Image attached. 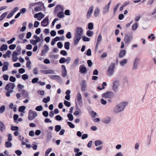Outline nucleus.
Wrapping results in <instances>:
<instances>
[{
    "instance_id": "c9c22d12",
    "label": "nucleus",
    "mask_w": 156,
    "mask_h": 156,
    "mask_svg": "<svg viewBox=\"0 0 156 156\" xmlns=\"http://www.w3.org/2000/svg\"><path fill=\"white\" fill-rule=\"evenodd\" d=\"M67 116L69 120L72 121L73 119V117L72 114L69 113L67 115Z\"/></svg>"
},
{
    "instance_id": "4d7b16f0",
    "label": "nucleus",
    "mask_w": 156,
    "mask_h": 156,
    "mask_svg": "<svg viewBox=\"0 0 156 156\" xmlns=\"http://www.w3.org/2000/svg\"><path fill=\"white\" fill-rule=\"evenodd\" d=\"M137 27L138 23H136L132 26V29L133 30H135L137 28Z\"/></svg>"
},
{
    "instance_id": "aec40b11",
    "label": "nucleus",
    "mask_w": 156,
    "mask_h": 156,
    "mask_svg": "<svg viewBox=\"0 0 156 156\" xmlns=\"http://www.w3.org/2000/svg\"><path fill=\"white\" fill-rule=\"evenodd\" d=\"M126 51L124 50H121L119 52V57L122 58L124 57L126 54Z\"/></svg>"
},
{
    "instance_id": "393cba45",
    "label": "nucleus",
    "mask_w": 156,
    "mask_h": 156,
    "mask_svg": "<svg viewBox=\"0 0 156 156\" xmlns=\"http://www.w3.org/2000/svg\"><path fill=\"white\" fill-rule=\"evenodd\" d=\"M47 140H50L52 137V136L51 132L48 130H47Z\"/></svg>"
},
{
    "instance_id": "ea45409f",
    "label": "nucleus",
    "mask_w": 156,
    "mask_h": 156,
    "mask_svg": "<svg viewBox=\"0 0 156 156\" xmlns=\"http://www.w3.org/2000/svg\"><path fill=\"white\" fill-rule=\"evenodd\" d=\"M82 40L83 41L86 42V41H90V38L85 36H83L82 37Z\"/></svg>"
},
{
    "instance_id": "6ab92c4d",
    "label": "nucleus",
    "mask_w": 156,
    "mask_h": 156,
    "mask_svg": "<svg viewBox=\"0 0 156 156\" xmlns=\"http://www.w3.org/2000/svg\"><path fill=\"white\" fill-rule=\"evenodd\" d=\"M9 65V63L7 62H5L3 63V66L2 68L3 71H6L8 69Z\"/></svg>"
},
{
    "instance_id": "412c9836",
    "label": "nucleus",
    "mask_w": 156,
    "mask_h": 156,
    "mask_svg": "<svg viewBox=\"0 0 156 156\" xmlns=\"http://www.w3.org/2000/svg\"><path fill=\"white\" fill-rule=\"evenodd\" d=\"M44 47L45 48L44 50H42L41 51V54L43 55L44 54L47 53L48 51L49 48L48 47L47 45H45Z\"/></svg>"
},
{
    "instance_id": "9d476101",
    "label": "nucleus",
    "mask_w": 156,
    "mask_h": 156,
    "mask_svg": "<svg viewBox=\"0 0 156 156\" xmlns=\"http://www.w3.org/2000/svg\"><path fill=\"white\" fill-rule=\"evenodd\" d=\"M94 8V6L93 5H91L89 7L87 14L86 17L87 19H89L91 17Z\"/></svg>"
},
{
    "instance_id": "f8f14e48",
    "label": "nucleus",
    "mask_w": 156,
    "mask_h": 156,
    "mask_svg": "<svg viewBox=\"0 0 156 156\" xmlns=\"http://www.w3.org/2000/svg\"><path fill=\"white\" fill-rule=\"evenodd\" d=\"M83 33V30L80 27H77L76 30V33L74 34L82 36Z\"/></svg>"
},
{
    "instance_id": "c03bdc74",
    "label": "nucleus",
    "mask_w": 156,
    "mask_h": 156,
    "mask_svg": "<svg viewBox=\"0 0 156 156\" xmlns=\"http://www.w3.org/2000/svg\"><path fill=\"white\" fill-rule=\"evenodd\" d=\"M59 62L61 64H63L66 62V58L64 57H61L59 59Z\"/></svg>"
},
{
    "instance_id": "bf43d9fd",
    "label": "nucleus",
    "mask_w": 156,
    "mask_h": 156,
    "mask_svg": "<svg viewBox=\"0 0 156 156\" xmlns=\"http://www.w3.org/2000/svg\"><path fill=\"white\" fill-rule=\"evenodd\" d=\"M16 45L15 44H12L10 45L9 46V48L10 50H13L16 47Z\"/></svg>"
},
{
    "instance_id": "1a4fd4ad",
    "label": "nucleus",
    "mask_w": 156,
    "mask_h": 156,
    "mask_svg": "<svg viewBox=\"0 0 156 156\" xmlns=\"http://www.w3.org/2000/svg\"><path fill=\"white\" fill-rule=\"evenodd\" d=\"M119 85V81L115 80L112 86V89L115 92H116Z\"/></svg>"
},
{
    "instance_id": "0eeeda50",
    "label": "nucleus",
    "mask_w": 156,
    "mask_h": 156,
    "mask_svg": "<svg viewBox=\"0 0 156 156\" xmlns=\"http://www.w3.org/2000/svg\"><path fill=\"white\" fill-rule=\"evenodd\" d=\"M81 85V90L82 91H85L87 89V85L86 81L85 80H83L80 83Z\"/></svg>"
},
{
    "instance_id": "b1692460",
    "label": "nucleus",
    "mask_w": 156,
    "mask_h": 156,
    "mask_svg": "<svg viewBox=\"0 0 156 156\" xmlns=\"http://www.w3.org/2000/svg\"><path fill=\"white\" fill-rule=\"evenodd\" d=\"M8 48V46L6 44H3L0 48V50L1 51L6 50Z\"/></svg>"
},
{
    "instance_id": "774afa93",
    "label": "nucleus",
    "mask_w": 156,
    "mask_h": 156,
    "mask_svg": "<svg viewBox=\"0 0 156 156\" xmlns=\"http://www.w3.org/2000/svg\"><path fill=\"white\" fill-rule=\"evenodd\" d=\"M9 80L11 82H14L16 81V79L14 77L11 76L10 77Z\"/></svg>"
},
{
    "instance_id": "13d9d810",
    "label": "nucleus",
    "mask_w": 156,
    "mask_h": 156,
    "mask_svg": "<svg viewBox=\"0 0 156 156\" xmlns=\"http://www.w3.org/2000/svg\"><path fill=\"white\" fill-rule=\"evenodd\" d=\"M22 78L23 80H26L28 78V76L27 74H24L22 75Z\"/></svg>"
},
{
    "instance_id": "423d86ee",
    "label": "nucleus",
    "mask_w": 156,
    "mask_h": 156,
    "mask_svg": "<svg viewBox=\"0 0 156 156\" xmlns=\"http://www.w3.org/2000/svg\"><path fill=\"white\" fill-rule=\"evenodd\" d=\"M49 76L51 79L53 80H55L57 82L59 83H62V79L60 76H59L49 75Z\"/></svg>"
},
{
    "instance_id": "9b49d317",
    "label": "nucleus",
    "mask_w": 156,
    "mask_h": 156,
    "mask_svg": "<svg viewBox=\"0 0 156 156\" xmlns=\"http://www.w3.org/2000/svg\"><path fill=\"white\" fill-rule=\"evenodd\" d=\"M79 72L82 74L86 73L87 71V68L84 65H80L79 68Z\"/></svg>"
},
{
    "instance_id": "8fccbe9b",
    "label": "nucleus",
    "mask_w": 156,
    "mask_h": 156,
    "mask_svg": "<svg viewBox=\"0 0 156 156\" xmlns=\"http://www.w3.org/2000/svg\"><path fill=\"white\" fill-rule=\"evenodd\" d=\"M19 115L17 114H15L13 115V119L15 122L17 123V119H18Z\"/></svg>"
},
{
    "instance_id": "a211bd4d",
    "label": "nucleus",
    "mask_w": 156,
    "mask_h": 156,
    "mask_svg": "<svg viewBox=\"0 0 156 156\" xmlns=\"http://www.w3.org/2000/svg\"><path fill=\"white\" fill-rule=\"evenodd\" d=\"M139 61V58H136L135 59L133 62V69H137V65Z\"/></svg>"
},
{
    "instance_id": "2f4dec72",
    "label": "nucleus",
    "mask_w": 156,
    "mask_h": 156,
    "mask_svg": "<svg viewBox=\"0 0 156 156\" xmlns=\"http://www.w3.org/2000/svg\"><path fill=\"white\" fill-rule=\"evenodd\" d=\"M127 60L126 59H124L122 60L120 62V64L121 66H123L124 65L127 63Z\"/></svg>"
},
{
    "instance_id": "37998d69",
    "label": "nucleus",
    "mask_w": 156,
    "mask_h": 156,
    "mask_svg": "<svg viewBox=\"0 0 156 156\" xmlns=\"http://www.w3.org/2000/svg\"><path fill=\"white\" fill-rule=\"evenodd\" d=\"M39 18H37V20H41L42 19L44 18L45 16V15L43 14L42 12H39Z\"/></svg>"
},
{
    "instance_id": "58836bf2",
    "label": "nucleus",
    "mask_w": 156,
    "mask_h": 156,
    "mask_svg": "<svg viewBox=\"0 0 156 156\" xmlns=\"http://www.w3.org/2000/svg\"><path fill=\"white\" fill-rule=\"evenodd\" d=\"M43 109L42 106L41 105L37 106L35 108V110L38 111H41Z\"/></svg>"
},
{
    "instance_id": "09e8293b",
    "label": "nucleus",
    "mask_w": 156,
    "mask_h": 156,
    "mask_svg": "<svg viewBox=\"0 0 156 156\" xmlns=\"http://www.w3.org/2000/svg\"><path fill=\"white\" fill-rule=\"evenodd\" d=\"M52 148H49L47 149L45 152V156H48L49 153L51 151Z\"/></svg>"
},
{
    "instance_id": "49530a36",
    "label": "nucleus",
    "mask_w": 156,
    "mask_h": 156,
    "mask_svg": "<svg viewBox=\"0 0 156 156\" xmlns=\"http://www.w3.org/2000/svg\"><path fill=\"white\" fill-rule=\"evenodd\" d=\"M55 119L58 121H60L62 120L63 119L62 117L59 115H58L55 116Z\"/></svg>"
},
{
    "instance_id": "473e14b6",
    "label": "nucleus",
    "mask_w": 156,
    "mask_h": 156,
    "mask_svg": "<svg viewBox=\"0 0 156 156\" xmlns=\"http://www.w3.org/2000/svg\"><path fill=\"white\" fill-rule=\"evenodd\" d=\"M50 101V97L49 96H48L46 98H44L43 99L42 101L44 103H47L49 102Z\"/></svg>"
},
{
    "instance_id": "ddd939ff",
    "label": "nucleus",
    "mask_w": 156,
    "mask_h": 156,
    "mask_svg": "<svg viewBox=\"0 0 156 156\" xmlns=\"http://www.w3.org/2000/svg\"><path fill=\"white\" fill-rule=\"evenodd\" d=\"M82 37V36L74 34V37L73 39L74 45H76L77 44Z\"/></svg>"
},
{
    "instance_id": "a878e982",
    "label": "nucleus",
    "mask_w": 156,
    "mask_h": 156,
    "mask_svg": "<svg viewBox=\"0 0 156 156\" xmlns=\"http://www.w3.org/2000/svg\"><path fill=\"white\" fill-rule=\"evenodd\" d=\"M61 7V5H58L56 6L54 9V12L55 14H57L58 10Z\"/></svg>"
},
{
    "instance_id": "dca6fc26",
    "label": "nucleus",
    "mask_w": 156,
    "mask_h": 156,
    "mask_svg": "<svg viewBox=\"0 0 156 156\" xmlns=\"http://www.w3.org/2000/svg\"><path fill=\"white\" fill-rule=\"evenodd\" d=\"M21 94L24 98H29L28 97L29 93L26 90H22L21 92Z\"/></svg>"
},
{
    "instance_id": "69168bd1",
    "label": "nucleus",
    "mask_w": 156,
    "mask_h": 156,
    "mask_svg": "<svg viewBox=\"0 0 156 156\" xmlns=\"http://www.w3.org/2000/svg\"><path fill=\"white\" fill-rule=\"evenodd\" d=\"M17 87L18 88V91H20L23 88L24 86L20 84H19L17 85Z\"/></svg>"
},
{
    "instance_id": "4be33fe9",
    "label": "nucleus",
    "mask_w": 156,
    "mask_h": 156,
    "mask_svg": "<svg viewBox=\"0 0 156 156\" xmlns=\"http://www.w3.org/2000/svg\"><path fill=\"white\" fill-rule=\"evenodd\" d=\"M5 129V125L2 122L0 121V130L2 132Z\"/></svg>"
},
{
    "instance_id": "c85d7f7f",
    "label": "nucleus",
    "mask_w": 156,
    "mask_h": 156,
    "mask_svg": "<svg viewBox=\"0 0 156 156\" xmlns=\"http://www.w3.org/2000/svg\"><path fill=\"white\" fill-rule=\"evenodd\" d=\"M103 144V141L100 140H97L95 142V145L96 146H97L99 145H101Z\"/></svg>"
},
{
    "instance_id": "4c0bfd02",
    "label": "nucleus",
    "mask_w": 156,
    "mask_h": 156,
    "mask_svg": "<svg viewBox=\"0 0 156 156\" xmlns=\"http://www.w3.org/2000/svg\"><path fill=\"white\" fill-rule=\"evenodd\" d=\"M12 146V144L10 141H6L5 142V146L6 147L8 148L11 147Z\"/></svg>"
},
{
    "instance_id": "a19ab883",
    "label": "nucleus",
    "mask_w": 156,
    "mask_h": 156,
    "mask_svg": "<svg viewBox=\"0 0 156 156\" xmlns=\"http://www.w3.org/2000/svg\"><path fill=\"white\" fill-rule=\"evenodd\" d=\"M82 97L81 94L79 93H78L77 94V101H79L82 100Z\"/></svg>"
},
{
    "instance_id": "338daca9",
    "label": "nucleus",
    "mask_w": 156,
    "mask_h": 156,
    "mask_svg": "<svg viewBox=\"0 0 156 156\" xmlns=\"http://www.w3.org/2000/svg\"><path fill=\"white\" fill-rule=\"evenodd\" d=\"M15 152L16 154H17V155L18 156H20L22 154V151L20 150H16L15 151Z\"/></svg>"
},
{
    "instance_id": "7ed1b4c3",
    "label": "nucleus",
    "mask_w": 156,
    "mask_h": 156,
    "mask_svg": "<svg viewBox=\"0 0 156 156\" xmlns=\"http://www.w3.org/2000/svg\"><path fill=\"white\" fill-rule=\"evenodd\" d=\"M115 65V64L114 62H112L109 66L107 71L108 75V76H111L113 74L114 72Z\"/></svg>"
},
{
    "instance_id": "7c9ffc66",
    "label": "nucleus",
    "mask_w": 156,
    "mask_h": 156,
    "mask_svg": "<svg viewBox=\"0 0 156 156\" xmlns=\"http://www.w3.org/2000/svg\"><path fill=\"white\" fill-rule=\"evenodd\" d=\"M94 34V32L90 30H88L87 31L86 35L89 37H91Z\"/></svg>"
},
{
    "instance_id": "0e129e2a",
    "label": "nucleus",
    "mask_w": 156,
    "mask_h": 156,
    "mask_svg": "<svg viewBox=\"0 0 156 156\" xmlns=\"http://www.w3.org/2000/svg\"><path fill=\"white\" fill-rule=\"evenodd\" d=\"M60 54L63 56H66L67 55V52L64 50H62L60 52Z\"/></svg>"
},
{
    "instance_id": "e2e57ef3",
    "label": "nucleus",
    "mask_w": 156,
    "mask_h": 156,
    "mask_svg": "<svg viewBox=\"0 0 156 156\" xmlns=\"http://www.w3.org/2000/svg\"><path fill=\"white\" fill-rule=\"evenodd\" d=\"M34 10L36 12H37L39 11H41L42 10V9L41 7L37 6L34 8Z\"/></svg>"
},
{
    "instance_id": "f257e3e1",
    "label": "nucleus",
    "mask_w": 156,
    "mask_h": 156,
    "mask_svg": "<svg viewBox=\"0 0 156 156\" xmlns=\"http://www.w3.org/2000/svg\"><path fill=\"white\" fill-rule=\"evenodd\" d=\"M128 103L127 101H122L114 108L113 111L115 113L121 112L124 111L125 107L128 105Z\"/></svg>"
},
{
    "instance_id": "a18cd8bd",
    "label": "nucleus",
    "mask_w": 156,
    "mask_h": 156,
    "mask_svg": "<svg viewBox=\"0 0 156 156\" xmlns=\"http://www.w3.org/2000/svg\"><path fill=\"white\" fill-rule=\"evenodd\" d=\"M67 123L69 127L71 128H75V125L71 122H67Z\"/></svg>"
},
{
    "instance_id": "20e7f679",
    "label": "nucleus",
    "mask_w": 156,
    "mask_h": 156,
    "mask_svg": "<svg viewBox=\"0 0 156 156\" xmlns=\"http://www.w3.org/2000/svg\"><path fill=\"white\" fill-rule=\"evenodd\" d=\"M133 39V36L132 35L125 34L123 41L125 44H129L132 41Z\"/></svg>"
},
{
    "instance_id": "052dcab7",
    "label": "nucleus",
    "mask_w": 156,
    "mask_h": 156,
    "mask_svg": "<svg viewBox=\"0 0 156 156\" xmlns=\"http://www.w3.org/2000/svg\"><path fill=\"white\" fill-rule=\"evenodd\" d=\"M15 39L16 38L15 37H12L10 40L8 41H7V43L9 44H12L14 40H15Z\"/></svg>"
},
{
    "instance_id": "bb28decb",
    "label": "nucleus",
    "mask_w": 156,
    "mask_h": 156,
    "mask_svg": "<svg viewBox=\"0 0 156 156\" xmlns=\"http://www.w3.org/2000/svg\"><path fill=\"white\" fill-rule=\"evenodd\" d=\"M26 109V107L24 106H21L18 109V111L20 112L24 113V111Z\"/></svg>"
},
{
    "instance_id": "6e6d98bb",
    "label": "nucleus",
    "mask_w": 156,
    "mask_h": 156,
    "mask_svg": "<svg viewBox=\"0 0 156 156\" xmlns=\"http://www.w3.org/2000/svg\"><path fill=\"white\" fill-rule=\"evenodd\" d=\"M19 128L17 126H12L11 127V129L12 131H17Z\"/></svg>"
},
{
    "instance_id": "680f3d73",
    "label": "nucleus",
    "mask_w": 156,
    "mask_h": 156,
    "mask_svg": "<svg viewBox=\"0 0 156 156\" xmlns=\"http://www.w3.org/2000/svg\"><path fill=\"white\" fill-rule=\"evenodd\" d=\"M20 55V53H18L16 51H14L13 52L12 55L13 58H14L15 57L17 56V55Z\"/></svg>"
},
{
    "instance_id": "603ef678",
    "label": "nucleus",
    "mask_w": 156,
    "mask_h": 156,
    "mask_svg": "<svg viewBox=\"0 0 156 156\" xmlns=\"http://www.w3.org/2000/svg\"><path fill=\"white\" fill-rule=\"evenodd\" d=\"M71 33L70 32H68L66 35V37L69 39H70L72 37Z\"/></svg>"
},
{
    "instance_id": "5701e85b",
    "label": "nucleus",
    "mask_w": 156,
    "mask_h": 156,
    "mask_svg": "<svg viewBox=\"0 0 156 156\" xmlns=\"http://www.w3.org/2000/svg\"><path fill=\"white\" fill-rule=\"evenodd\" d=\"M100 9L98 7H97L95 9L94 12V16L95 17H97L99 14Z\"/></svg>"
},
{
    "instance_id": "72a5a7b5",
    "label": "nucleus",
    "mask_w": 156,
    "mask_h": 156,
    "mask_svg": "<svg viewBox=\"0 0 156 156\" xmlns=\"http://www.w3.org/2000/svg\"><path fill=\"white\" fill-rule=\"evenodd\" d=\"M88 29L90 30H92L94 28V24L93 23H89L88 25Z\"/></svg>"
},
{
    "instance_id": "5fc2aeb1",
    "label": "nucleus",
    "mask_w": 156,
    "mask_h": 156,
    "mask_svg": "<svg viewBox=\"0 0 156 156\" xmlns=\"http://www.w3.org/2000/svg\"><path fill=\"white\" fill-rule=\"evenodd\" d=\"M2 77L5 80L7 81L8 80L9 76L7 74H4L3 75Z\"/></svg>"
},
{
    "instance_id": "f03ea898",
    "label": "nucleus",
    "mask_w": 156,
    "mask_h": 156,
    "mask_svg": "<svg viewBox=\"0 0 156 156\" xmlns=\"http://www.w3.org/2000/svg\"><path fill=\"white\" fill-rule=\"evenodd\" d=\"M101 97L102 98L112 99L115 97V95L112 92L107 91L103 93L101 95Z\"/></svg>"
},
{
    "instance_id": "39448f33",
    "label": "nucleus",
    "mask_w": 156,
    "mask_h": 156,
    "mask_svg": "<svg viewBox=\"0 0 156 156\" xmlns=\"http://www.w3.org/2000/svg\"><path fill=\"white\" fill-rule=\"evenodd\" d=\"M37 113L34 112L32 110H30L28 112V119L29 120H32L37 116Z\"/></svg>"
},
{
    "instance_id": "f704fd0d",
    "label": "nucleus",
    "mask_w": 156,
    "mask_h": 156,
    "mask_svg": "<svg viewBox=\"0 0 156 156\" xmlns=\"http://www.w3.org/2000/svg\"><path fill=\"white\" fill-rule=\"evenodd\" d=\"M61 129V127L60 125H56L55 126V130L56 132H59Z\"/></svg>"
},
{
    "instance_id": "de8ad7c7",
    "label": "nucleus",
    "mask_w": 156,
    "mask_h": 156,
    "mask_svg": "<svg viewBox=\"0 0 156 156\" xmlns=\"http://www.w3.org/2000/svg\"><path fill=\"white\" fill-rule=\"evenodd\" d=\"M5 107L4 105H2L0 107V113H2L5 110Z\"/></svg>"
},
{
    "instance_id": "79ce46f5",
    "label": "nucleus",
    "mask_w": 156,
    "mask_h": 156,
    "mask_svg": "<svg viewBox=\"0 0 156 156\" xmlns=\"http://www.w3.org/2000/svg\"><path fill=\"white\" fill-rule=\"evenodd\" d=\"M119 3H117L115 5V6L114 8H113V13L114 14H115L116 12V11L119 6Z\"/></svg>"
},
{
    "instance_id": "c756f323",
    "label": "nucleus",
    "mask_w": 156,
    "mask_h": 156,
    "mask_svg": "<svg viewBox=\"0 0 156 156\" xmlns=\"http://www.w3.org/2000/svg\"><path fill=\"white\" fill-rule=\"evenodd\" d=\"M57 16L59 18H61L64 17V12L63 11L59 12L57 14Z\"/></svg>"
},
{
    "instance_id": "3c124183",
    "label": "nucleus",
    "mask_w": 156,
    "mask_h": 156,
    "mask_svg": "<svg viewBox=\"0 0 156 156\" xmlns=\"http://www.w3.org/2000/svg\"><path fill=\"white\" fill-rule=\"evenodd\" d=\"M64 104L67 107H69L71 105L70 102L66 100L64 101Z\"/></svg>"
},
{
    "instance_id": "cd10ccee",
    "label": "nucleus",
    "mask_w": 156,
    "mask_h": 156,
    "mask_svg": "<svg viewBox=\"0 0 156 156\" xmlns=\"http://www.w3.org/2000/svg\"><path fill=\"white\" fill-rule=\"evenodd\" d=\"M70 43L69 41H67L65 43L64 48L67 50H69V49Z\"/></svg>"
},
{
    "instance_id": "e433bc0d",
    "label": "nucleus",
    "mask_w": 156,
    "mask_h": 156,
    "mask_svg": "<svg viewBox=\"0 0 156 156\" xmlns=\"http://www.w3.org/2000/svg\"><path fill=\"white\" fill-rule=\"evenodd\" d=\"M7 15V12H5L2 14V15L0 16V21H2L5 17Z\"/></svg>"
},
{
    "instance_id": "864d4df0",
    "label": "nucleus",
    "mask_w": 156,
    "mask_h": 156,
    "mask_svg": "<svg viewBox=\"0 0 156 156\" xmlns=\"http://www.w3.org/2000/svg\"><path fill=\"white\" fill-rule=\"evenodd\" d=\"M102 40V36L101 34H99L98 36L97 43H99Z\"/></svg>"
},
{
    "instance_id": "6e6552de",
    "label": "nucleus",
    "mask_w": 156,
    "mask_h": 156,
    "mask_svg": "<svg viewBox=\"0 0 156 156\" xmlns=\"http://www.w3.org/2000/svg\"><path fill=\"white\" fill-rule=\"evenodd\" d=\"M49 19L48 16L46 17L41 21V25L43 27L47 26L49 24Z\"/></svg>"
},
{
    "instance_id": "f3484780",
    "label": "nucleus",
    "mask_w": 156,
    "mask_h": 156,
    "mask_svg": "<svg viewBox=\"0 0 156 156\" xmlns=\"http://www.w3.org/2000/svg\"><path fill=\"white\" fill-rule=\"evenodd\" d=\"M102 121L105 124H108L110 122L111 118L109 116L106 117L103 119Z\"/></svg>"
},
{
    "instance_id": "4468645a",
    "label": "nucleus",
    "mask_w": 156,
    "mask_h": 156,
    "mask_svg": "<svg viewBox=\"0 0 156 156\" xmlns=\"http://www.w3.org/2000/svg\"><path fill=\"white\" fill-rule=\"evenodd\" d=\"M15 86L14 83L10 82L6 85L5 87V89L6 90H8L9 88L13 89L14 88Z\"/></svg>"
},
{
    "instance_id": "2eb2a0df",
    "label": "nucleus",
    "mask_w": 156,
    "mask_h": 156,
    "mask_svg": "<svg viewBox=\"0 0 156 156\" xmlns=\"http://www.w3.org/2000/svg\"><path fill=\"white\" fill-rule=\"evenodd\" d=\"M112 1H110L108 3L105 5V7L104 8V10L103 12V13L104 14H105L106 13L109 11L110 5L111 4Z\"/></svg>"
}]
</instances>
